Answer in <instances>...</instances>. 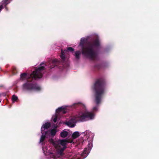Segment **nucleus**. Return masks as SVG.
<instances>
[{
	"mask_svg": "<svg viewBox=\"0 0 159 159\" xmlns=\"http://www.w3.org/2000/svg\"><path fill=\"white\" fill-rule=\"evenodd\" d=\"M87 39L82 38L80 40V45L81 48L82 55L87 58L93 60H95L98 57V53L96 50L100 46L99 39L96 38L87 43V46H84Z\"/></svg>",
	"mask_w": 159,
	"mask_h": 159,
	"instance_id": "nucleus-1",
	"label": "nucleus"
},
{
	"mask_svg": "<svg viewBox=\"0 0 159 159\" xmlns=\"http://www.w3.org/2000/svg\"><path fill=\"white\" fill-rule=\"evenodd\" d=\"M98 110V107L97 106L93 108V112H95Z\"/></svg>",
	"mask_w": 159,
	"mask_h": 159,
	"instance_id": "nucleus-23",
	"label": "nucleus"
},
{
	"mask_svg": "<svg viewBox=\"0 0 159 159\" xmlns=\"http://www.w3.org/2000/svg\"><path fill=\"white\" fill-rule=\"evenodd\" d=\"M49 131H44V134H42V135L40 138V142H42L44 141L46 137L45 135H48L49 134Z\"/></svg>",
	"mask_w": 159,
	"mask_h": 159,
	"instance_id": "nucleus-10",
	"label": "nucleus"
},
{
	"mask_svg": "<svg viewBox=\"0 0 159 159\" xmlns=\"http://www.w3.org/2000/svg\"><path fill=\"white\" fill-rule=\"evenodd\" d=\"M68 135V132L65 130H62L60 134L61 137L63 138L66 137Z\"/></svg>",
	"mask_w": 159,
	"mask_h": 159,
	"instance_id": "nucleus-14",
	"label": "nucleus"
},
{
	"mask_svg": "<svg viewBox=\"0 0 159 159\" xmlns=\"http://www.w3.org/2000/svg\"><path fill=\"white\" fill-rule=\"evenodd\" d=\"M1 97V94H0V97Z\"/></svg>",
	"mask_w": 159,
	"mask_h": 159,
	"instance_id": "nucleus-29",
	"label": "nucleus"
},
{
	"mask_svg": "<svg viewBox=\"0 0 159 159\" xmlns=\"http://www.w3.org/2000/svg\"><path fill=\"white\" fill-rule=\"evenodd\" d=\"M81 52L80 51H77L75 52L73 55L77 59H79L80 58Z\"/></svg>",
	"mask_w": 159,
	"mask_h": 159,
	"instance_id": "nucleus-11",
	"label": "nucleus"
},
{
	"mask_svg": "<svg viewBox=\"0 0 159 159\" xmlns=\"http://www.w3.org/2000/svg\"><path fill=\"white\" fill-rule=\"evenodd\" d=\"M66 124L69 127H73L75 126V124L70 121H66Z\"/></svg>",
	"mask_w": 159,
	"mask_h": 159,
	"instance_id": "nucleus-18",
	"label": "nucleus"
},
{
	"mask_svg": "<svg viewBox=\"0 0 159 159\" xmlns=\"http://www.w3.org/2000/svg\"><path fill=\"white\" fill-rule=\"evenodd\" d=\"M80 136L78 132H75L72 134V137L74 139H75Z\"/></svg>",
	"mask_w": 159,
	"mask_h": 159,
	"instance_id": "nucleus-15",
	"label": "nucleus"
},
{
	"mask_svg": "<svg viewBox=\"0 0 159 159\" xmlns=\"http://www.w3.org/2000/svg\"><path fill=\"white\" fill-rule=\"evenodd\" d=\"M72 107L75 108L80 107V108L83 109V110H86V107L85 105L80 102L74 103L72 105Z\"/></svg>",
	"mask_w": 159,
	"mask_h": 159,
	"instance_id": "nucleus-7",
	"label": "nucleus"
},
{
	"mask_svg": "<svg viewBox=\"0 0 159 159\" xmlns=\"http://www.w3.org/2000/svg\"><path fill=\"white\" fill-rule=\"evenodd\" d=\"M9 1H3L2 2L1 4H0V12L2 10L4 6H6L9 2H8Z\"/></svg>",
	"mask_w": 159,
	"mask_h": 159,
	"instance_id": "nucleus-12",
	"label": "nucleus"
},
{
	"mask_svg": "<svg viewBox=\"0 0 159 159\" xmlns=\"http://www.w3.org/2000/svg\"><path fill=\"white\" fill-rule=\"evenodd\" d=\"M64 109V108L63 107H61L58 108L56 110V111L58 113L60 112H62Z\"/></svg>",
	"mask_w": 159,
	"mask_h": 159,
	"instance_id": "nucleus-22",
	"label": "nucleus"
},
{
	"mask_svg": "<svg viewBox=\"0 0 159 159\" xmlns=\"http://www.w3.org/2000/svg\"><path fill=\"white\" fill-rule=\"evenodd\" d=\"M94 114L93 113L85 111L80 116L79 118L80 121L83 122L86 120V118L92 120L94 118Z\"/></svg>",
	"mask_w": 159,
	"mask_h": 159,
	"instance_id": "nucleus-5",
	"label": "nucleus"
},
{
	"mask_svg": "<svg viewBox=\"0 0 159 159\" xmlns=\"http://www.w3.org/2000/svg\"><path fill=\"white\" fill-rule=\"evenodd\" d=\"M49 142L50 143L52 144L54 146L55 148H56V147H57V145L56 144V142H57V140L54 141L53 139L51 138L49 139Z\"/></svg>",
	"mask_w": 159,
	"mask_h": 159,
	"instance_id": "nucleus-16",
	"label": "nucleus"
},
{
	"mask_svg": "<svg viewBox=\"0 0 159 159\" xmlns=\"http://www.w3.org/2000/svg\"><path fill=\"white\" fill-rule=\"evenodd\" d=\"M68 51L73 52L74 51V49L72 47H69L67 48V49L64 50V51L62 49H61V53L60 57L63 60L65 59V53H67Z\"/></svg>",
	"mask_w": 159,
	"mask_h": 159,
	"instance_id": "nucleus-6",
	"label": "nucleus"
},
{
	"mask_svg": "<svg viewBox=\"0 0 159 159\" xmlns=\"http://www.w3.org/2000/svg\"><path fill=\"white\" fill-rule=\"evenodd\" d=\"M64 109H65L64 108V109H63V110L62 111V113H63V114H65V113H66V111L64 110Z\"/></svg>",
	"mask_w": 159,
	"mask_h": 159,
	"instance_id": "nucleus-26",
	"label": "nucleus"
},
{
	"mask_svg": "<svg viewBox=\"0 0 159 159\" xmlns=\"http://www.w3.org/2000/svg\"><path fill=\"white\" fill-rule=\"evenodd\" d=\"M101 67L102 66L100 64H96L94 66V68L97 70H100Z\"/></svg>",
	"mask_w": 159,
	"mask_h": 159,
	"instance_id": "nucleus-19",
	"label": "nucleus"
},
{
	"mask_svg": "<svg viewBox=\"0 0 159 159\" xmlns=\"http://www.w3.org/2000/svg\"><path fill=\"white\" fill-rule=\"evenodd\" d=\"M73 140L66 139L58 140L56 143L57 145L56 149L57 152L61 155H62L64 153L63 151L66 148V145L67 143H72Z\"/></svg>",
	"mask_w": 159,
	"mask_h": 159,
	"instance_id": "nucleus-4",
	"label": "nucleus"
},
{
	"mask_svg": "<svg viewBox=\"0 0 159 159\" xmlns=\"http://www.w3.org/2000/svg\"><path fill=\"white\" fill-rule=\"evenodd\" d=\"M27 74L23 73L21 74L20 75V79L22 80H24L27 77Z\"/></svg>",
	"mask_w": 159,
	"mask_h": 159,
	"instance_id": "nucleus-17",
	"label": "nucleus"
},
{
	"mask_svg": "<svg viewBox=\"0 0 159 159\" xmlns=\"http://www.w3.org/2000/svg\"><path fill=\"white\" fill-rule=\"evenodd\" d=\"M49 131V133L50 132V134L51 136H54L57 132L56 129H52L50 131Z\"/></svg>",
	"mask_w": 159,
	"mask_h": 159,
	"instance_id": "nucleus-20",
	"label": "nucleus"
},
{
	"mask_svg": "<svg viewBox=\"0 0 159 159\" xmlns=\"http://www.w3.org/2000/svg\"><path fill=\"white\" fill-rule=\"evenodd\" d=\"M45 69L44 66H41L35 70L27 78V82L22 85L23 90L31 91L33 90L39 91L41 88L36 83H30L34 80L40 79L43 76V71Z\"/></svg>",
	"mask_w": 159,
	"mask_h": 159,
	"instance_id": "nucleus-2",
	"label": "nucleus"
},
{
	"mask_svg": "<svg viewBox=\"0 0 159 159\" xmlns=\"http://www.w3.org/2000/svg\"><path fill=\"white\" fill-rule=\"evenodd\" d=\"M52 66H50V67L51 69H52L55 66H57L58 64V60L57 59H54L52 61Z\"/></svg>",
	"mask_w": 159,
	"mask_h": 159,
	"instance_id": "nucleus-13",
	"label": "nucleus"
},
{
	"mask_svg": "<svg viewBox=\"0 0 159 159\" xmlns=\"http://www.w3.org/2000/svg\"><path fill=\"white\" fill-rule=\"evenodd\" d=\"M57 116H56L53 119V121L54 123H56L57 122Z\"/></svg>",
	"mask_w": 159,
	"mask_h": 159,
	"instance_id": "nucleus-24",
	"label": "nucleus"
},
{
	"mask_svg": "<svg viewBox=\"0 0 159 159\" xmlns=\"http://www.w3.org/2000/svg\"><path fill=\"white\" fill-rule=\"evenodd\" d=\"M51 126V124L49 122H48L44 124L42 126L41 129V133L42 134H44V131L46 129H47Z\"/></svg>",
	"mask_w": 159,
	"mask_h": 159,
	"instance_id": "nucleus-8",
	"label": "nucleus"
},
{
	"mask_svg": "<svg viewBox=\"0 0 159 159\" xmlns=\"http://www.w3.org/2000/svg\"><path fill=\"white\" fill-rule=\"evenodd\" d=\"M4 88V85H0V89H1L2 88Z\"/></svg>",
	"mask_w": 159,
	"mask_h": 159,
	"instance_id": "nucleus-27",
	"label": "nucleus"
},
{
	"mask_svg": "<svg viewBox=\"0 0 159 159\" xmlns=\"http://www.w3.org/2000/svg\"><path fill=\"white\" fill-rule=\"evenodd\" d=\"M89 153L88 150L87 148H85L80 155L82 159H84L88 156Z\"/></svg>",
	"mask_w": 159,
	"mask_h": 159,
	"instance_id": "nucleus-9",
	"label": "nucleus"
},
{
	"mask_svg": "<svg viewBox=\"0 0 159 159\" xmlns=\"http://www.w3.org/2000/svg\"><path fill=\"white\" fill-rule=\"evenodd\" d=\"M105 82L104 79L100 78L96 80L93 87L95 92V101L97 105L100 103L102 95L105 92Z\"/></svg>",
	"mask_w": 159,
	"mask_h": 159,
	"instance_id": "nucleus-3",
	"label": "nucleus"
},
{
	"mask_svg": "<svg viewBox=\"0 0 159 159\" xmlns=\"http://www.w3.org/2000/svg\"><path fill=\"white\" fill-rule=\"evenodd\" d=\"M44 64V62H42V63L40 64V65H43V64Z\"/></svg>",
	"mask_w": 159,
	"mask_h": 159,
	"instance_id": "nucleus-28",
	"label": "nucleus"
},
{
	"mask_svg": "<svg viewBox=\"0 0 159 159\" xmlns=\"http://www.w3.org/2000/svg\"><path fill=\"white\" fill-rule=\"evenodd\" d=\"M70 120L73 122H75L76 121L75 119L74 118H71L70 119Z\"/></svg>",
	"mask_w": 159,
	"mask_h": 159,
	"instance_id": "nucleus-25",
	"label": "nucleus"
},
{
	"mask_svg": "<svg viewBox=\"0 0 159 159\" xmlns=\"http://www.w3.org/2000/svg\"><path fill=\"white\" fill-rule=\"evenodd\" d=\"M12 99L13 101H16L18 100V98L17 96L14 95L12 96Z\"/></svg>",
	"mask_w": 159,
	"mask_h": 159,
	"instance_id": "nucleus-21",
	"label": "nucleus"
}]
</instances>
